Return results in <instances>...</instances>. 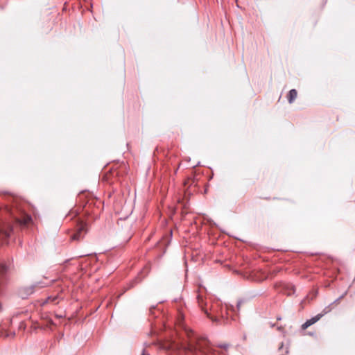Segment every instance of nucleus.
<instances>
[{
    "mask_svg": "<svg viewBox=\"0 0 355 355\" xmlns=\"http://www.w3.org/2000/svg\"><path fill=\"white\" fill-rule=\"evenodd\" d=\"M188 341L180 344L179 348L191 355H216V351L209 345L205 338H194L192 332L187 333Z\"/></svg>",
    "mask_w": 355,
    "mask_h": 355,
    "instance_id": "1",
    "label": "nucleus"
},
{
    "mask_svg": "<svg viewBox=\"0 0 355 355\" xmlns=\"http://www.w3.org/2000/svg\"><path fill=\"white\" fill-rule=\"evenodd\" d=\"M324 315V313H319L316 315L315 316L311 318L309 320H307L304 324H302L301 328L302 330H305L309 327L311 326L312 324L317 322L318 320H320V318Z\"/></svg>",
    "mask_w": 355,
    "mask_h": 355,
    "instance_id": "4",
    "label": "nucleus"
},
{
    "mask_svg": "<svg viewBox=\"0 0 355 355\" xmlns=\"http://www.w3.org/2000/svg\"><path fill=\"white\" fill-rule=\"evenodd\" d=\"M297 96V92L295 89H292L289 91L287 98L289 103H293Z\"/></svg>",
    "mask_w": 355,
    "mask_h": 355,
    "instance_id": "6",
    "label": "nucleus"
},
{
    "mask_svg": "<svg viewBox=\"0 0 355 355\" xmlns=\"http://www.w3.org/2000/svg\"><path fill=\"white\" fill-rule=\"evenodd\" d=\"M11 232L12 228L10 226L0 227V244L3 245L7 243Z\"/></svg>",
    "mask_w": 355,
    "mask_h": 355,
    "instance_id": "2",
    "label": "nucleus"
},
{
    "mask_svg": "<svg viewBox=\"0 0 355 355\" xmlns=\"http://www.w3.org/2000/svg\"><path fill=\"white\" fill-rule=\"evenodd\" d=\"M141 355H149V354H147V353H146V352H145V351H144Z\"/></svg>",
    "mask_w": 355,
    "mask_h": 355,
    "instance_id": "11",
    "label": "nucleus"
},
{
    "mask_svg": "<svg viewBox=\"0 0 355 355\" xmlns=\"http://www.w3.org/2000/svg\"><path fill=\"white\" fill-rule=\"evenodd\" d=\"M31 220V217L24 214L21 218H17V222L21 225H26Z\"/></svg>",
    "mask_w": 355,
    "mask_h": 355,
    "instance_id": "5",
    "label": "nucleus"
},
{
    "mask_svg": "<svg viewBox=\"0 0 355 355\" xmlns=\"http://www.w3.org/2000/svg\"><path fill=\"white\" fill-rule=\"evenodd\" d=\"M197 301H198L199 306L202 309H204L205 302H204L203 297L202 295H198V296H197Z\"/></svg>",
    "mask_w": 355,
    "mask_h": 355,
    "instance_id": "7",
    "label": "nucleus"
},
{
    "mask_svg": "<svg viewBox=\"0 0 355 355\" xmlns=\"http://www.w3.org/2000/svg\"><path fill=\"white\" fill-rule=\"evenodd\" d=\"M58 298V295H55L54 297H49L47 299H46V302H55L56 303V300Z\"/></svg>",
    "mask_w": 355,
    "mask_h": 355,
    "instance_id": "8",
    "label": "nucleus"
},
{
    "mask_svg": "<svg viewBox=\"0 0 355 355\" xmlns=\"http://www.w3.org/2000/svg\"><path fill=\"white\" fill-rule=\"evenodd\" d=\"M86 232V225L85 224H80L77 231L71 235V239L73 241H79L84 237Z\"/></svg>",
    "mask_w": 355,
    "mask_h": 355,
    "instance_id": "3",
    "label": "nucleus"
},
{
    "mask_svg": "<svg viewBox=\"0 0 355 355\" xmlns=\"http://www.w3.org/2000/svg\"><path fill=\"white\" fill-rule=\"evenodd\" d=\"M0 270L1 272H5L6 270V266L3 263H0Z\"/></svg>",
    "mask_w": 355,
    "mask_h": 355,
    "instance_id": "9",
    "label": "nucleus"
},
{
    "mask_svg": "<svg viewBox=\"0 0 355 355\" xmlns=\"http://www.w3.org/2000/svg\"><path fill=\"white\" fill-rule=\"evenodd\" d=\"M220 348L224 349L225 350H227L228 348V345L224 344L219 346Z\"/></svg>",
    "mask_w": 355,
    "mask_h": 355,
    "instance_id": "10",
    "label": "nucleus"
}]
</instances>
